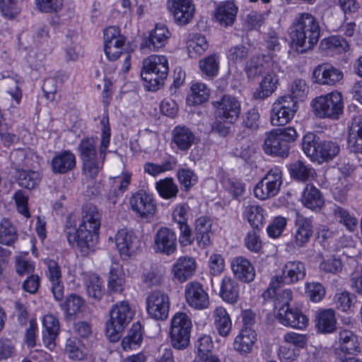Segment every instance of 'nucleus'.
Returning a JSON list of instances; mask_svg holds the SVG:
<instances>
[{
    "mask_svg": "<svg viewBox=\"0 0 362 362\" xmlns=\"http://www.w3.org/2000/svg\"><path fill=\"white\" fill-rule=\"evenodd\" d=\"M42 339L45 346L52 350L55 346V339L59 331V322L52 314L45 315L43 317Z\"/></svg>",
    "mask_w": 362,
    "mask_h": 362,
    "instance_id": "28",
    "label": "nucleus"
},
{
    "mask_svg": "<svg viewBox=\"0 0 362 362\" xmlns=\"http://www.w3.org/2000/svg\"><path fill=\"white\" fill-rule=\"evenodd\" d=\"M333 213L336 218L339 220L349 230L354 231L357 226V219L351 216L346 210L340 206H335Z\"/></svg>",
    "mask_w": 362,
    "mask_h": 362,
    "instance_id": "56",
    "label": "nucleus"
},
{
    "mask_svg": "<svg viewBox=\"0 0 362 362\" xmlns=\"http://www.w3.org/2000/svg\"><path fill=\"white\" fill-rule=\"evenodd\" d=\"M23 0H0V11L8 18L16 17L21 11Z\"/></svg>",
    "mask_w": 362,
    "mask_h": 362,
    "instance_id": "57",
    "label": "nucleus"
},
{
    "mask_svg": "<svg viewBox=\"0 0 362 362\" xmlns=\"http://www.w3.org/2000/svg\"><path fill=\"white\" fill-rule=\"evenodd\" d=\"M192 321L182 312L175 313L171 319L169 336L173 347L177 350L186 349L189 344Z\"/></svg>",
    "mask_w": 362,
    "mask_h": 362,
    "instance_id": "10",
    "label": "nucleus"
},
{
    "mask_svg": "<svg viewBox=\"0 0 362 362\" xmlns=\"http://www.w3.org/2000/svg\"><path fill=\"white\" fill-rule=\"evenodd\" d=\"M311 106L317 117L336 120L344 112L343 96L338 91H332L313 99Z\"/></svg>",
    "mask_w": 362,
    "mask_h": 362,
    "instance_id": "7",
    "label": "nucleus"
},
{
    "mask_svg": "<svg viewBox=\"0 0 362 362\" xmlns=\"http://www.w3.org/2000/svg\"><path fill=\"white\" fill-rule=\"evenodd\" d=\"M130 180L131 175L129 173L124 174L122 177H115L111 180L112 185L107 197L112 204H116L117 197L127 189Z\"/></svg>",
    "mask_w": 362,
    "mask_h": 362,
    "instance_id": "43",
    "label": "nucleus"
},
{
    "mask_svg": "<svg viewBox=\"0 0 362 362\" xmlns=\"http://www.w3.org/2000/svg\"><path fill=\"white\" fill-rule=\"evenodd\" d=\"M85 286L89 297L99 300L103 296V281L94 274H88L85 277Z\"/></svg>",
    "mask_w": 362,
    "mask_h": 362,
    "instance_id": "46",
    "label": "nucleus"
},
{
    "mask_svg": "<svg viewBox=\"0 0 362 362\" xmlns=\"http://www.w3.org/2000/svg\"><path fill=\"white\" fill-rule=\"evenodd\" d=\"M315 327L318 332L330 334L337 329L335 313L332 309L318 310L315 314Z\"/></svg>",
    "mask_w": 362,
    "mask_h": 362,
    "instance_id": "30",
    "label": "nucleus"
},
{
    "mask_svg": "<svg viewBox=\"0 0 362 362\" xmlns=\"http://www.w3.org/2000/svg\"><path fill=\"white\" fill-rule=\"evenodd\" d=\"M249 55V49L243 45L231 47L228 51V59L230 62L238 64L245 60Z\"/></svg>",
    "mask_w": 362,
    "mask_h": 362,
    "instance_id": "62",
    "label": "nucleus"
},
{
    "mask_svg": "<svg viewBox=\"0 0 362 362\" xmlns=\"http://www.w3.org/2000/svg\"><path fill=\"white\" fill-rule=\"evenodd\" d=\"M257 340V334L253 329L242 328L235 337L233 349L243 356L250 354Z\"/></svg>",
    "mask_w": 362,
    "mask_h": 362,
    "instance_id": "27",
    "label": "nucleus"
},
{
    "mask_svg": "<svg viewBox=\"0 0 362 362\" xmlns=\"http://www.w3.org/2000/svg\"><path fill=\"white\" fill-rule=\"evenodd\" d=\"M176 163L175 158L170 157L160 165L151 162L144 163V170L146 173L156 177L162 173L172 170L175 167Z\"/></svg>",
    "mask_w": 362,
    "mask_h": 362,
    "instance_id": "51",
    "label": "nucleus"
},
{
    "mask_svg": "<svg viewBox=\"0 0 362 362\" xmlns=\"http://www.w3.org/2000/svg\"><path fill=\"white\" fill-rule=\"evenodd\" d=\"M84 306L83 299L78 295L71 293L69 295L65 301L61 304L63 310L68 315H75L80 313Z\"/></svg>",
    "mask_w": 362,
    "mask_h": 362,
    "instance_id": "54",
    "label": "nucleus"
},
{
    "mask_svg": "<svg viewBox=\"0 0 362 362\" xmlns=\"http://www.w3.org/2000/svg\"><path fill=\"white\" fill-rule=\"evenodd\" d=\"M100 124L102 129L99 150H97L96 140L93 138L83 139L78 147L83 174L91 180L95 179L103 170L110 142L111 132L107 114L103 117Z\"/></svg>",
    "mask_w": 362,
    "mask_h": 362,
    "instance_id": "1",
    "label": "nucleus"
},
{
    "mask_svg": "<svg viewBox=\"0 0 362 362\" xmlns=\"http://www.w3.org/2000/svg\"><path fill=\"white\" fill-rule=\"evenodd\" d=\"M297 133L293 127L272 130L266 133L264 152L269 156L286 158L289 154L290 143L294 141Z\"/></svg>",
    "mask_w": 362,
    "mask_h": 362,
    "instance_id": "6",
    "label": "nucleus"
},
{
    "mask_svg": "<svg viewBox=\"0 0 362 362\" xmlns=\"http://www.w3.org/2000/svg\"><path fill=\"white\" fill-rule=\"evenodd\" d=\"M290 29V37L293 42L305 50L312 48L319 40L320 25L311 13H300Z\"/></svg>",
    "mask_w": 362,
    "mask_h": 362,
    "instance_id": "3",
    "label": "nucleus"
},
{
    "mask_svg": "<svg viewBox=\"0 0 362 362\" xmlns=\"http://www.w3.org/2000/svg\"><path fill=\"white\" fill-rule=\"evenodd\" d=\"M199 68L202 72L209 77L216 76L219 69L218 57L212 54L200 60Z\"/></svg>",
    "mask_w": 362,
    "mask_h": 362,
    "instance_id": "55",
    "label": "nucleus"
},
{
    "mask_svg": "<svg viewBox=\"0 0 362 362\" xmlns=\"http://www.w3.org/2000/svg\"><path fill=\"white\" fill-rule=\"evenodd\" d=\"M18 173V183L22 187L33 189L40 182L41 176L37 171L22 169Z\"/></svg>",
    "mask_w": 362,
    "mask_h": 362,
    "instance_id": "50",
    "label": "nucleus"
},
{
    "mask_svg": "<svg viewBox=\"0 0 362 362\" xmlns=\"http://www.w3.org/2000/svg\"><path fill=\"white\" fill-rule=\"evenodd\" d=\"M215 115L226 122L235 123L239 118L241 111L240 102L234 96L224 95L220 100L214 101Z\"/></svg>",
    "mask_w": 362,
    "mask_h": 362,
    "instance_id": "13",
    "label": "nucleus"
},
{
    "mask_svg": "<svg viewBox=\"0 0 362 362\" xmlns=\"http://www.w3.org/2000/svg\"><path fill=\"white\" fill-rule=\"evenodd\" d=\"M177 176L182 189L189 191L198 180L197 175L190 169L182 168L177 170Z\"/></svg>",
    "mask_w": 362,
    "mask_h": 362,
    "instance_id": "58",
    "label": "nucleus"
},
{
    "mask_svg": "<svg viewBox=\"0 0 362 362\" xmlns=\"http://www.w3.org/2000/svg\"><path fill=\"white\" fill-rule=\"evenodd\" d=\"M156 187L159 194L165 199L174 198L178 193V187L171 177L156 182Z\"/></svg>",
    "mask_w": 362,
    "mask_h": 362,
    "instance_id": "53",
    "label": "nucleus"
},
{
    "mask_svg": "<svg viewBox=\"0 0 362 362\" xmlns=\"http://www.w3.org/2000/svg\"><path fill=\"white\" fill-rule=\"evenodd\" d=\"M124 273L122 266L117 264L111 266L107 280L108 292L121 293L124 290Z\"/></svg>",
    "mask_w": 362,
    "mask_h": 362,
    "instance_id": "37",
    "label": "nucleus"
},
{
    "mask_svg": "<svg viewBox=\"0 0 362 362\" xmlns=\"http://www.w3.org/2000/svg\"><path fill=\"white\" fill-rule=\"evenodd\" d=\"M282 185V171L275 166L264 175L262 179L254 187L255 196L261 200L275 197Z\"/></svg>",
    "mask_w": 362,
    "mask_h": 362,
    "instance_id": "11",
    "label": "nucleus"
},
{
    "mask_svg": "<svg viewBox=\"0 0 362 362\" xmlns=\"http://www.w3.org/2000/svg\"><path fill=\"white\" fill-rule=\"evenodd\" d=\"M10 160L14 169L18 172L21 171L23 167L29 166V159L23 149H16L11 153Z\"/></svg>",
    "mask_w": 362,
    "mask_h": 362,
    "instance_id": "63",
    "label": "nucleus"
},
{
    "mask_svg": "<svg viewBox=\"0 0 362 362\" xmlns=\"http://www.w3.org/2000/svg\"><path fill=\"white\" fill-rule=\"evenodd\" d=\"M141 76L146 82V87L150 91H155L158 90L164 84V81L167 76H162L157 72L153 71L147 70L142 66L141 71Z\"/></svg>",
    "mask_w": 362,
    "mask_h": 362,
    "instance_id": "49",
    "label": "nucleus"
},
{
    "mask_svg": "<svg viewBox=\"0 0 362 362\" xmlns=\"http://www.w3.org/2000/svg\"><path fill=\"white\" fill-rule=\"evenodd\" d=\"M238 12L237 6L232 1H226L218 5L216 9L214 17L223 26L233 24Z\"/></svg>",
    "mask_w": 362,
    "mask_h": 362,
    "instance_id": "36",
    "label": "nucleus"
},
{
    "mask_svg": "<svg viewBox=\"0 0 362 362\" xmlns=\"http://www.w3.org/2000/svg\"><path fill=\"white\" fill-rule=\"evenodd\" d=\"M110 319L105 324V332L109 339L117 341L132 319L133 314L127 301H120L113 305L109 311Z\"/></svg>",
    "mask_w": 362,
    "mask_h": 362,
    "instance_id": "8",
    "label": "nucleus"
},
{
    "mask_svg": "<svg viewBox=\"0 0 362 362\" xmlns=\"http://www.w3.org/2000/svg\"><path fill=\"white\" fill-rule=\"evenodd\" d=\"M213 317L218 333L224 337L228 336L232 329V322L226 310L223 307L216 308Z\"/></svg>",
    "mask_w": 362,
    "mask_h": 362,
    "instance_id": "38",
    "label": "nucleus"
},
{
    "mask_svg": "<svg viewBox=\"0 0 362 362\" xmlns=\"http://www.w3.org/2000/svg\"><path fill=\"white\" fill-rule=\"evenodd\" d=\"M276 317L281 324L298 329H304L308 323L305 315L298 309L290 307H280Z\"/></svg>",
    "mask_w": 362,
    "mask_h": 362,
    "instance_id": "19",
    "label": "nucleus"
},
{
    "mask_svg": "<svg viewBox=\"0 0 362 362\" xmlns=\"http://www.w3.org/2000/svg\"><path fill=\"white\" fill-rule=\"evenodd\" d=\"M144 69L153 71L162 76H168L169 71L168 61L164 55L152 54L143 61Z\"/></svg>",
    "mask_w": 362,
    "mask_h": 362,
    "instance_id": "40",
    "label": "nucleus"
},
{
    "mask_svg": "<svg viewBox=\"0 0 362 362\" xmlns=\"http://www.w3.org/2000/svg\"><path fill=\"white\" fill-rule=\"evenodd\" d=\"M196 269V262L192 257H182L172 267L174 278L180 282H184L192 276Z\"/></svg>",
    "mask_w": 362,
    "mask_h": 362,
    "instance_id": "29",
    "label": "nucleus"
},
{
    "mask_svg": "<svg viewBox=\"0 0 362 362\" xmlns=\"http://www.w3.org/2000/svg\"><path fill=\"white\" fill-rule=\"evenodd\" d=\"M240 287L237 281L230 276H224L220 284L219 296L225 302L234 304L239 298Z\"/></svg>",
    "mask_w": 362,
    "mask_h": 362,
    "instance_id": "33",
    "label": "nucleus"
},
{
    "mask_svg": "<svg viewBox=\"0 0 362 362\" xmlns=\"http://www.w3.org/2000/svg\"><path fill=\"white\" fill-rule=\"evenodd\" d=\"M101 217V213L95 205L88 204L83 206L79 224L80 245L86 246L88 254L97 242Z\"/></svg>",
    "mask_w": 362,
    "mask_h": 362,
    "instance_id": "4",
    "label": "nucleus"
},
{
    "mask_svg": "<svg viewBox=\"0 0 362 362\" xmlns=\"http://www.w3.org/2000/svg\"><path fill=\"white\" fill-rule=\"evenodd\" d=\"M170 37V33L164 25H156L146 39L141 44V49L157 51L163 48Z\"/></svg>",
    "mask_w": 362,
    "mask_h": 362,
    "instance_id": "24",
    "label": "nucleus"
},
{
    "mask_svg": "<svg viewBox=\"0 0 362 362\" xmlns=\"http://www.w3.org/2000/svg\"><path fill=\"white\" fill-rule=\"evenodd\" d=\"M18 238L17 230L8 218L0 222V243L11 245Z\"/></svg>",
    "mask_w": 362,
    "mask_h": 362,
    "instance_id": "48",
    "label": "nucleus"
},
{
    "mask_svg": "<svg viewBox=\"0 0 362 362\" xmlns=\"http://www.w3.org/2000/svg\"><path fill=\"white\" fill-rule=\"evenodd\" d=\"M287 224V220L283 216H276L268 226L267 230L268 235L274 238L279 237Z\"/></svg>",
    "mask_w": 362,
    "mask_h": 362,
    "instance_id": "64",
    "label": "nucleus"
},
{
    "mask_svg": "<svg viewBox=\"0 0 362 362\" xmlns=\"http://www.w3.org/2000/svg\"><path fill=\"white\" fill-rule=\"evenodd\" d=\"M131 209L141 218L152 217L156 211V203L151 194L140 190L129 200Z\"/></svg>",
    "mask_w": 362,
    "mask_h": 362,
    "instance_id": "15",
    "label": "nucleus"
},
{
    "mask_svg": "<svg viewBox=\"0 0 362 362\" xmlns=\"http://www.w3.org/2000/svg\"><path fill=\"white\" fill-rule=\"evenodd\" d=\"M191 97L194 104L199 105L208 100L209 88L203 83H194L191 86Z\"/></svg>",
    "mask_w": 362,
    "mask_h": 362,
    "instance_id": "59",
    "label": "nucleus"
},
{
    "mask_svg": "<svg viewBox=\"0 0 362 362\" xmlns=\"http://www.w3.org/2000/svg\"><path fill=\"white\" fill-rule=\"evenodd\" d=\"M124 42L125 37L117 27L110 26L104 30V52L107 58L115 61L124 54V69L127 71L130 68V54L125 52Z\"/></svg>",
    "mask_w": 362,
    "mask_h": 362,
    "instance_id": "9",
    "label": "nucleus"
},
{
    "mask_svg": "<svg viewBox=\"0 0 362 362\" xmlns=\"http://www.w3.org/2000/svg\"><path fill=\"white\" fill-rule=\"evenodd\" d=\"M358 342L357 337L350 330L339 332L338 349L345 354H351L357 351Z\"/></svg>",
    "mask_w": 362,
    "mask_h": 362,
    "instance_id": "42",
    "label": "nucleus"
},
{
    "mask_svg": "<svg viewBox=\"0 0 362 362\" xmlns=\"http://www.w3.org/2000/svg\"><path fill=\"white\" fill-rule=\"evenodd\" d=\"M194 134L187 127H177L173 131V141L180 151H187L194 143Z\"/></svg>",
    "mask_w": 362,
    "mask_h": 362,
    "instance_id": "39",
    "label": "nucleus"
},
{
    "mask_svg": "<svg viewBox=\"0 0 362 362\" xmlns=\"http://www.w3.org/2000/svg\"><path fill=\"white\" fill-rule=\"evenodd\" d=\"M148 315L156 320H165L168 317L170 309L169 297L165 293L153 291L146 300Z\"/></svg>",
    "mask_w": 362,
    "mask_h": 362,
    "instance_id": "14",
    "label": "nucleus"
},
{
    "mask_svg": "<svg viewBox=\"0 0 362 362\" xmlns=\"http://www.w3.org/2000/svg\"><path fill=\"white\" fill-rule=\"evenodd\" d=\"M320 47L329 54H340L348 50L349 44L340 36H331L323 39Z\"/></svg>",
    "mask_w": 362,
    "mask_h": 362,
    "instance_id": "45",
    "label": "nucleus"
},
{
    "mask_svg": "<svg viewBox=\"0 0 362 362\" xmlns=\"http://www.w3.org/2000/svg\"><path fill=\"white\" fill-rule=\"evenodd\" d=\"M244 214L254 229H259L265 223V211L259 205L252 204L245 207Z\"/></svg>",
    "mask_w": 362,
    "mask_h": 362,
    "instance_id": "41",
    "label": "nucleus"
},
{
    "mask_svg": "<svg viewBox=\"0 0 362 362\" xmlns=\"http://www.w3.org/2000/svg\"><path fill=\"white\" fill-rule=\"evenodd\" d=\"M65 351L69 357L72 359L81 360L83 358V346L81 341L76 337L67 339Z\"/></svg>",
    "mask_w": 362,
    "mask_h": 362,
    "instance_id": "60",
    "label": "nucleus"
},
{
    "mask_svg": "<svg viewBox=\"0 0 362 362\" xmlns=\"http://www.w3.org/2000/svg\"><path fill=\"white\" fill-rule=\"evenodd\" d=\"M348 146L351 151L362 153V117L353 118L348 135Z\"/></svg>",
    "mask_w": 362,
    "mask_h": 362,
    "instance_id": "34",
    "label": "nucleus"
},
{
    "mask_svg": "<svg viewBox=\"0 0 362 362\" xmlns=\"http://www.w3.org/2000/svg\"><path fill=\"white\" fill-rule=\"evenodd\" d=\"M152 247L156 253L166 255L173 254L177 250V237L175 232L166 227L159 228L154 235Z\"/></svg>",
    "mask_w": 362,
    "mask_h": 362,
    "instance_id": "17",
    "label": "nucleus"
},
{
    "mask_svg": "<svg viewBox=\"0 0 362 362\" xmlns=\"http://www.w3.org/2000/svg\"><path fill=\"white\" fill-rule=\"evenodd\" d=\"M45 264L47 267V275L51 282V290L56 300L64 297V286L62 281V272L58 263L50 259H46Z\"/></svg>",
    "mask_w": 362,
    "mask_h": 362,
    "instance_id": "23",
    "label": "nucleus"
},
{
    "mask_svg": "<svg viewBox=\"0 0 362 362\" xmlns=\"http://www.w3.org/2000/svg\"><path fill=\"white\" fill-rule=\"evenodd\" d=\"M138 238L132 231L119 230L115 235L117 248L123 259L129 258L138 247Z\"/></svg>",
    "mask_w": 362,
    "mask_h": 362,
    "instance_id": "20",
    "label": "nucleus"
},
{
    "mask_svg": "<svg viewBox=\"0 0 362 362\" xmlns=\"http://www.w3.org/2000/svg\"><path fill=\"white\" fill-rule=\"evenodd\" d=\"M64 234L69 244L72 247H76L81 255L86 256L88 255L86 246L83 247L80 245L81 234L79 233V226L78 228H76V221L71 216H69L66 218Z\"/></svg>",
    "mask_w": 362,
    "mask_h": 362,
    "instance_id": "35",
    "label": "nucleus"
},
{
    "mask_svg": "<svg viewBox=\"0 0 362 362\" xmlns=\"http://www.w3.org/2000/svg\"><path fill=\"white\" fill-rule=\"evenodd\" d=\"M230 267L234 276L240 281L250 283L255 279V268L247 259L243 257H235L231 261Z\"/></svg>",
    "mask_w": 362,
    "mask_h": 362,
    "instance_id": "25",
    "label": "nucleus"
},
{
    "mask_svg": "<svg viewBox=\"0 0 362 362\" xmlns=\"http://www.w3.org/2000/svg\"><path fill=\"white\" fill-rule=\"evenodd\" d=\"M313 76L318 84L334 86L342 78L343 74L329 64H322L315 68Z\"/></svg>",
    "mask_w": 362,
    "mask_h": 362,
    "instance_id": "22",
    "label": "nucleus"
},
{
    "mask_svg": "<svg viewBox=\"0 0 362 362\" xmlns=\"http://www.w3.org/2000/svg\"><path fill=\"white\" fill-rule=\"evenodd\" d=\"M313 228L310 218L297 214L293 233V240L296 246L302 247L308 244L313 233Z\"/></svg>",
    "mask_w": 362,
    "mask_h": 362,
    "instance_id": "21",
    "label": "nucleus"
},
{
    "mask_svg": "<svg viewBox=\"0 0 362 362\" xmlns=\"http://www.w3.org/2000/svg\"><path fill=\"white\" fill-rule=\"evenodd\" d=\"M75 155L70 151L57 153L51 160V168L55 174H65L76 166Z\"/></svg>",
    "mask_w": 362,
    "mask_h": 362,
    "instance_id": "26",
    "label": "nucleus"
},
{
    "mask_svg": "<svg viewBox=\"0 0 362 362\" xmlns=\"http://www.w3.org/2000/svg\"><path fill=\"white\" fill-rule=\"evenodd\" d=\"M289 95L294 100L295 99L303 100L306 98L309 88L305 80L301 78L295 79L290 86Z\"/></svg>",
    "mask_w": 362,
    "mask_h": 362,
    "instance_id": "61",
    "label": "nucleus"
},
{
    "mask_svg": "<svg viewBox=\"0 0 362 362\" xmlns=\"http://www.w3.org/2000/svg\"><path fill=\"white\" fill-rule=\"evenodd\" d=\"M168 8L175 21L180 25L188 23L195 10L192 0H168Z\"/></svg>",
    "mask_w": 362,
    "mask_h": 362,
    "instance_id": "18",
    "label": "nucleus"
},
{
    "mask_svg": "<svg viewBox=\"0 0 362 362\" xmlns=\"http://www.w3.org/2000/svg\"><path fill=\"white\" fill-rule=\"evenodd\" d=\"M142 341L141 325L139 322L134 323L127 335L122 339L121 345L124 351L134 349Z\"/></svg>",
    "mask_w": 362,
    "mask_h": 362,
    "instance_id": "47",
    "label": "nucleus"
},
{
    "mask_svg": "<svg viewBox=\"0 0 362 362\" xmlns=\"http://www.w3.org/2000/svg\"><path fill=\"white\" fill-rule=\"evenodd\" d=\"M298 110L297 101L290 96L278 98L271 110V122L273 125H285L294 117Z\"/></svg>",
    "mask_w": 362,
    "mask_h": 362,
    "instance_id": "12",
    "label": "nucleus"
},
{
    "mask_svg": "<svg viewBox=\"0 0 362 362\" xmlns=\"http://www.w3.org/2000/svg\"><path fill=\"white\" fill-rule=\"evenodd\" d=\"M301 202L305 207L313 211L320 209L325 204L322 193L313 185H306L302 194Z\"/></svg>",
    "mask_w": 362,
    "mask_h": 362,
    "instance_id": "32",
    "label": "nucleus"
},
{
    "mask_svg": "<svg viewBox=\"0 0 362 362\" xmlns=\"http://www.w3.org/2000/svg\"><path fill=\"white\" fill-rule=\"evenodd\" d=\"M281 272L286 284H294L305 278L306 269L303 262L298 260H291L284 264Z\"/></svg>",
    "mask_w": 362,
    "mask_h": 362,
    "instance_id": "31",
    "label": "nucleus"
},
{
    "mask_svg": "<svg viewBox=\"0 0 362 362\" xmlns=\"http://www.w3.org/2000/svg\"><path fill=\"white\" fill-rule=\"evenodd\" d=\"M185 297L188 305L198 310L207 308L210 303L208 293L197 281H191L186 284Z\"/></svg>",
    "mask_w": 362,
    "mask_h": 362,
    "instance_id": "16",
    "label": "nucleus"
},
{
    "mask_svg": "<svg viewBox=\"0 0 362 362\" xmlns=\"http://www.w3.org/2000/svg\"><path fill=\"white\" fill-rule=\"evenodd\" d=\"M208 42L204 36L195 35L187 42V49L190 57H197L208 48Z\"/></svg>",
    "mask_w": 362,
    "mask_h": 362,
    "instance_id": "52",
    "label": "nucleus"
},
{
    "mask_svg": "<svg viewBox=\"0 0 362 362\" xmlns=\"http://www.w3.org/2000/svg\"><path fill=\"white\" fill-rule=\"evenodd\" d=\"M245 71L247 77L250 78L264 74L259 83V89L253 93L255 99H264L269 97L276 89L279 75L283 73L275 57L271 54L253 57L247 62Z\"/></svg>",
    "mask_w": 362,
    "mask_h": 362,
    "instance_id": "2",
    "label": "nucleus"
},
{
    "mask_svg": "<svg viewBox=\"0 0 362 362\" xmlns=\"http://www.w3.org/2000/svg\"><path fill=\"white\" fill-rule=\"evenodd\" d=\"M302 148L311 160L318 163L332 160L340 150L339 146L336 142L321 141L313 133H308L303 136Z\"/></svg>",
    "mask_w": 362,
    "mask_h": 362,
    "instance_id": "5",
    "label": "nucleus"
},
{
    "mask_svg": "<svg viewBox=\"0 0 362 362\" xmlns=\"http://www.w3.org/2000/svg\"><path fill=\"white\" fill-rule=\"evenodd\" d=\"M289 171L293 178L300 181L309 180L315 175V170L300 160L290 164Z\"/></svg>",
    "mask_w": 362,
    "mask_h": 362,
    "instance_id": "44",
    "label": "nucleus"
}]
</instances>
